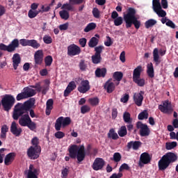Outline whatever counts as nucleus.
<instances>
[{
    "label": "nucleus",
    "instance_id": "f257e3e1",
    "mask_svg": "<svg viewBox=\"0 0 178 178\" xmlns=\"http://www.w3.org/2000/svg\"><path fill=\"white\" fill-rule=\"evenodd\" d=\"M35 102V99L31 98L24 104L17 103L15 106L13 113V118L14 120H18L19 118L21 117L19 120V124L22 127H28L32 131L37 129V124L31 120L29 115V111L34 106Z\"/></svg>",
    "mask_w": 178,
    "mask_h": 178
},
{
    "label": "nucleus",
    "instance_id": "f03ea898",
    "mask_svg": "<svg viewBox=\"0 0 178 178\" xmlns=\"http://www.w3.org/2000/svg\"><path fill=\"white\" fill-rule=\"evenodd\" d=\"M69 156H65L66 162H69L71 159H77L78 163L83 162L86 159V147L84 145L80 146L77 145H71L68 148Z\"/></svg>",
    "mask_w": 178,
    "mask_h": 178
},
{
    "label": "nucleus",
    "instance_id": "7ed1b4c3",
    "mask_svg": "<svg viewBox=\"0 0 178 178\" xmlns=\"http://www.w3.org/2000/svg\"><path fill=\"white\" fill-rule=\"evenodd\" d=\"M136 13H137L136 9L134 8H129L127 9V13L124 14V20L126 23L125 26L127 29H130L133 24L136 30H138L141 26V22L137 19Z\"/></svg>",
    "mask_w": 178,
    "mask_h": 178
},
{
    "label": "nucleus",
    "instance_id": "20e7f679",
    "mask_svg": "<svg viewBox=\"0 0 178 178\" xmlns=\"http://www.w3.org/2000/svg\"><path fill=\"white\" fill-rule=\"evenodd\" d=\"M178 159L177 154L173 152H167L164 154L158 162L159 170H166L170 165L175 163Z\"/></svg>",
    "mask_w": 178,
    "mask_h": 178
},
{
    "label": "nucleus",
    "instance_id": "39448f33",
    "mask_svg": "<svg viewBox=\"0 0 178 178\" xmlns=\"http://www.w3.org/2000/svg\"><path fill=\"white\" fill-rule=\"evenodd\" d=\"M143 66L138 65L134 70L132 79L135 84L138 87H144L145 86V79L141 78V73H143Z\"/></svg>",
    "mask_w": 178,
    "mask_h": 178
},
{
    "label": "nucleus",
    "instance_id": "423d86ee",
    "mask_svg": "<svg viewBox=\"0 0 178 178\" xmlns=\"http://www.w3.org/2000/svg\"><path fill=\"white\" fill-rule=\"evenodd\" d=\"M15 102L16 99L12 95H6L1 99V105L6 112H9Z\"/></svg>",
    "mask_w": 178,
    "mask_h": 178
},
{
    "label": "nucleus",
    "instance_id": "0eeeda50",
    "mask_svg": "<svg viewBox=\"0 0 178 178\" xmlns=\"http://www.w3.org/2000/svg\"><path fill=\"white\" fill-rule=\"evenodd\" d=\"M19 45L20 43H19V39H14L8 45L1 43L0 51H6L9 53L15 52V51H16V48H19Z\"/></svg>",
    "mask_w": 178,
    "mask_h": 178
},
{
    "label": "nucleus",
    "instance_id": "6e6552de",
    "mask_svg": "<svg viewBox=\"0 0 178 178\" xmlns=\"http://www.w3.org/2000/svg\"><path fill=\"white\" fill-rule=\"evenodd\" d=\"M72 123V120L70 117H59L56 120L54 125L55 130L59 131L62 127L65 128Z\"/></svg>",
    "mask_w": 178,
    "mask_h": 178
},
{
    "label": "nucleus",
    "instance_id": "1a4fd4ad",
    "mask_svg": "<svg viewBox=\"0 0 178 178\" xmlns=\"http://www.w3.org/2000/svg\"><path fill=\"white\" fill-rule=\"evenodd\" d=\"M136 129L139 130L140 137H148V136L151 134V130L148 127V125L143 124L140 121L136 122Z\"/></svg>",
    "mask_w": 178,
    "mask_h": 178
},
{
    "label": "nucleus",
    "instance_id": "9d476101",
    "mask_svg": "<svg viewBox=\"0 0 178 178\" xmlns=\"http://www.w3.org/2000/svg\"><path fill=\"white\" fill-rule=\"evenodd\" d=\"M40 154H41V147L31 146L27 151V155L30 159H38Z\"/></svg>",
    "mask_w": 178,
    "mask_h": 178
},
{
    "label": "nucleus",
    "instance_id": "9b49d317",
    "mask_svg": "<svg viewBox=\"0 0 178 178\" xmlns=\"http://www.w3.org/2000/svg\"><path fill=\"white\" fill-rule=\"evenodd\" d=\"M151 163V156L147 152H143L140 154L138 166L140 168H144V165H148Z\"/></svg>",
    "mask_w": 178,
    "mask_h": 178
},
{
    "label": "nucleus",
    "instance_id": "f8f14e48",
    "mask_svg": "<svg viewBox=\"0 0 178 178\" xmlns=\"http://www.w3.org/2000/svg\"><path fill=\"white\" fill-rule=\"evenodd\" d=\"M80 54H81V49L76 44H72L67 47L68 56H76V55H80Z\"/></svg>",
    "mask_w": 178,
    "mask_h": 178
},
{
    "label": "nucleus",
    "instance_id": "ddd939ff",
    "mask_svg": "<svg viewBox=\"0 0 178 178\" xmlns=\"http://www.w3.org/2000/svg\"><path fill=\"white\" fill-rule=\"evenodd\" d=\"M105 166V160L102 158H96L92 165L93 170H102Z\"/></svg>",
    "mask_w": 178,
    "mask_h": 178
},
{
    "label": "nucleus",
    "instance_id": "4468645a",
    "mask_svg": "<svg viewBox=\"0 0 178 178\" xmlns=\"http://www.w3.org/2000/svg\"><path fill=\"white\" fill-rule=\"evenodd\" d=\"M24 173L26 178H38V169L34 168L33 164H30L29 170H26Z\"/></svg>",
    "mask_w": 178,
    "mask_h": 178
},
{
    "label": "nucleus",
    "instance_id": "2eb2a0df",
    "mask_svg": "<svg viewBox=\"0 0 178 178\" xmlns=\"http://www.w3.org/2000/svg\"><path fill=\"white\" fill-rule=\"evenodd\" d=\"M10 132L13 136H15V137H20L22 133H23V129L21 127H18L17 124L14 121L10 126Z\"/></svg>",
    "mask_w": 178,
    "mask_h": 178
},
{
    "label": "nucleus",
    "instance_id": "dca6fc26",
    "mask_svg": "<svg viewBox=\"0 0 178 178\" xmlns=\"http://www.w3.org/2000/svg\"><path fill=\"white\" fill-rule=\"evenodd\" d=\"M144 91L140 90L139 93H135L134 95V102H135L137 106H141L143 105V101H144Z\"/></svg>",
    "mask_w": 178,
    "mask_h": 178
},
{
    "label": "nucleus",
    "instance_id": "f3484780",
    "mask_svg": "<svg viewBox=\"0 0 178 178\" xmlns=\"http://www.w3.org/2000/svg\"><path fill=\"white\" fill-rule=\"evenodd\" d=\"M90 88V81L88 80H83L80 86L78 87V91L81 94H86Z\"/></svg>",
    "mask_w": 178,
    "mask_h": 178
},
{
    "label": "nucleus",
    "instance_id": "a211bd4d",
    "mask_svg": "<svg viewBox=\"0 0 178 178\" xmlns=\"http://www.w3.org/2000/svg\"><path fill=\"white\" fill-rule=\"evenodd\" d=\"M159 109L162 112V113H169L172 112V105L169 104V101L167 100L163 103V104L159 105Z\"/></svg>",
    "mask_w": 178,
    "mask_h": 178
},
{
    "label": "nucleus",
    "instance_id": "6ab92c4d",
    "mask_svg": "<svg viewBox=\"0 0 178 178\" xmlns=\"http://www.w3.org/2000/svg\"><path fill=\"white\" fill-rule=\"evenodd\" d=\"M34 60L35 64L36 65L42 64V60H44V52L42 51V50H38L35 52Z\"/></svg>",
    "mask_w": 178,
    "mask_h": 178
},
{
    "label": "nucleus",
    "instance_id": "aec40b11",
    "mask_svg": "<svg viewBox=\"0 0 178 178\" xmlns=\"http://www.w3.org/2000/svg\"><path fill=\"white\" fill-rule=\"evenodd\" d=\"M15 158H16V153L10 152L8 154L4 159V165H6V166L12 165V163H13V161H15Z\"/></svg>",
    "mask_w": 178,
    "mask_h": 178
},
{
    "label": "nucleus",
    "instance_id": "412c9836",
    "mask_svg": "<svg viewBox=\"0 0 178 178\" xmlns=\"http://www.w3.org/2000/svg\"><path fill=\"white\" fill-rule=\"evenodd\" d=\"M76 82L73 81L70 82L64 91V97H69V94H70V92L74 90H76Z\"/></svg>",
    "mask_w": 178,
    "mask_h": 178
},
{
    "label": "nucleus",
    "instance_id": "4be33fe9",
    "mask_svg": "<svg viewBox=\"0 0 178 178\" xmlns=\"http://www.w3.org/2000/svg\"><path fill=\"white\" fill-rule=\"evenodd\" d=\"M12 59H13V66L14 67V70H17V67H19V65H20V62H22L20 54H15Z\"/></svg>",
    "mask_w": 178,
    "mask_h": 178
},
{
    "label": "nucleus",
    "instance_id": "5701e85b",
    "mask_svg": "<svg viewBox=\"0 0 178 178\" xmlns=\"http://www.w3.org/2000/svg\"><path fill=\"white\" fill-rule=\"evenodd\" d=\"M141 144L143 143L140 141H130L127 143V147L128 149H131V148H133L134 151H137V149L141 147Z\"/></svg>",
    "mask_w": 178,
    "mask_h": 178
},
{
    "label": "nucleus",
    "instance_id": "b1692460",
    "mask_svg": "<svg viewBox=\"0 0 178 178\" xmlns=\"http://www.w3.org/2000/svg\"><path fill=\"white\" fill-rule=\"evenodd\" d=\"M54 109V99H49L46 102V115L49 116L51 115V111Z\"/></svg>",
    "mask_w": 178,
    "mask_h": 178
},
{
    "label": "nucleus",
    "instance_id": "393cba45",
    "mask_svg": "<svg viewBox=\"0 0 178 178\" xmlns=\"http://www.w3.org/2000/svg\"><path fill=\"white\" fill-rule=\"evenodd\" d=\"M24 94H25L26 98H31V97H34L37 92L35 90L26 87L24 88Z\"/></svg>",
    "mask_w": 178,
    "mask_h": 178
},
{
    "label": "nucleus",
    "instance_id": "a878e982",
    "mask_svg": "<svg viewBox=\"0 0 178 178\" xmlns=\"http://www.w3.org/2000/svg\"><path fill=\"white\" fill-rule=\"evenodd\" d=\"M104 88L108 94H111V92L115 91V83L107 81L104 84Z\"/></svg>",
    "mask_w": 178,
    "mask_h": 178
},
{
    "label": "nucleus",
    "instance_id": "bb28decb",
    "mask_svg": "<svg viewBox=\"0 0 178 178\" xmlns=\"http://www.w3.org/2000/svg\"><path fill=\"white\" fill-rule=\"evenodd\" d=\"M106 68L103 67V68H97L95 72V74L96 76V77H105V76H106Z\"/></svg>",
    "mask_w": 178,
    "mask_h": 178
},
{
    "label": "nucleus",
    "instance_id": "cd10ccee",
    "mask_svg": "<svg viewBox=\"0 0 178 178\" xmlns=\"http://www.w3.org/2000/svg\"><path fill=\"white\" fill-rule=\"evenodd\" d=\"M147 76L150 77V79H154V77L155 76V74L154 72V65L152 64V63H149V64H147Z\"/></svg>",
    "mask_w": 178,
    "mask_h": 178
},
{
    "label": "nucleus",
    "instance_id": "c85d7f7f",
    "mask_svg": "<svg viewBox=\"0 0 178 178\" xmlns=\"http://www.w3.org/2000/svg\"><path fill=\"white\" fill-rule=\"evenodd\" d=\"M161 57L159 56V50L158 48H155L153 50V60L155 62L156 65H159L161 63Z\"/></svg>",
    "mask_w": 178,
    "mask_h": 178
},
{
    "label": "nucleus",
    "instance_id": "c756f323",
    "mask_svg": "<svg viewBox=\"0 0 178 178\" xmlns=\"http://www.w3.org/2000/svg\"><path fill=\"white\" fill-rule=\"evenodd\" d=\"M9 131V127L6 124H3L1 128L0 138L6 140V134Z\"/></svg>",
    "mask_w": 178,
    "mask_h": 178
},
{
    "label": "nucleus",
    "instance_id": "7c9ffc66",
    "mask_svg": "<svg viewBox=\"0 0 178 178\" xmlns=\"http://www.w3.org/2000/svg\"><path fill=\"white\" fill-rule=\"evenodd\" d=\"M113 77L115 79V80H116V81H118L117 86H119V84H120V81H121L122 79H123V72H115L113 73Z\"/></svg>",
    "mask_w": 178,
    "mask_h": 178
},
{
    "label": "nucleus",
    "instance_id": "2f4dec72",
    "mask_svg": "<svg viewBox=\"0 0 178 178\" xmlns=\"http://www.w3.org/2000/svg\"><path fill=\"white\" fill-rule=\"evenodd\" d=\"M123 120L124 123H133V118H131V115H130V113L127 111L124 113Z\"/></svg>",
    "mask_w": 178,
    "mask_h": 178
},
{
    "label": "nucleus",
    "instance_id": "473e14b6",
    "mask_svg": "<svg viewBox=\"0 0 178 178\" xmlns=\"http://www.w3.org/2000/svg\"><path fill=\"white\" fill-rule=\"evenodd\" d=\"M98 42H99V40L95 37H92L88 42V47H90V48H95V47L98 45Z\"/></svg>",
    "mask_w": 178,
    "mask_h": 178
},
{
    "label": "nucleus",
    "instance_id": "72a5a7b5",
    "mask_svg": "<svg viewBox=\"0 0 178 178\" xmlns=\"http://www.w3.org/2000/svg\"><path fill=\"white\" fill-rule=\"evenodd\" d=\"M107 136L108 138H111L112 140H118V138H119V135L115 132V129H113L109 130Z\"/></svg>",
    "mask_w": 178,
    "mask_h": 178
},
{
    "label": "nucleus",
    "instance_id": "f704fd0d",
    "mask_svg": "<svg viewBox=\"0 0 178 178\" xmlns=\"http://www.w3.org/2000/svg\"><path fill=\"white\" fill-rule=\"evenodd\" d=\"M156 23H157L156 20L154 19H148L145 22V29H151V27H154V26H155Z\"/></svg>",
    "mask_w": 178,
    "mask_h": 178
},
{
    "label": "nucleus",
    "instance_id": "c9c22d12",
    "mask_svg": "<svg viewBox=\"0 0 178 178\" xmlns=\"http://www.w3.org/2000/svg\"><path fill=\"white\" fill-rule=\"evenodd\" d=\"M97 27V24L94 22L89 23L86 27L84 29L83 31L85 33H89V31H91L92 30H95Z\"/></svg>",
    "mask_w": 178,
    "mask_h": 178
},
{
    "label": "nucleus",
    "instance_id": "e433bc0d",
    "mask_svg": "<svg viewBox=\"0 0 178 178\" xmlns=\"http://www.w3.org/2000/svg\"><path fill=\"white\" fill-rule=\"evenodd\" d=\"M29 47H31L34 49H38L41 47V44L35 40H29Z\"/></svg>",
    "mask_w": 178,
    "mask_h": 178
},
{
    "label": "nucleus",
    "instance_id": "4c0bfd02",
    "mask_svg": "<svg viewBox=\"0 0 178 178\" xmlns=\"http://www.w3.org/2000/svg\"><path fill=\"white\" fill-rule=\"evenodd\" d=\"M118 133L120 137H124V136H127V129L126 128V126H122Z\"/></svg>",
    "mask_w": 178,
    "mask_h": 178
},
{
    "label": "nucleus",
    "instance_id": "58836bf2",
    "mask_svg": "<svg viewBox=\"0 0 178 178\" xmlns=\"http://www.w3.org/2000/svg\"><path fill=\"white\" fill-rule=\"evenodd\" d=\"M155 13L158 15L159 17H165L166 16V11L162 9V7H160L157 10H154Z\"/></svg>",
    "mask_w": 178,
    "mask_h": 178
},
{
    "label": "nucleus",
    "instance_id": "ea45409f",
    "mask_svg": "<svg viewBox=\"0 0 178 178\" xmlns=\"http://www.w3.org/2000/svg\"><path fill=\"white\" fill-rule=\"evenodd\" d=\"M59 15H60L61 19H63V20H67V19H69V17H70L69 12H67L65 10L60 11Z\"/></svg>",
    "mask_w": 178,
    "mask_h": 178
},
{
    "label": "nucleus",
    "instance_id": "a19ab883",
    "mask_svg": "<svg viewBox=\"0 0 178 178\" xmlns=\"http://www.w3.org/2000/svg\"><path fill=\"white\" fill-rule=\"evenodd\" d=\"M138 119L139 120H144V119H148V111H147V110L142 111L140 113L138 114Z\"/></svg>",
    "mask_w": 178,
    "mask_h": 178
},
{
    "label": "nucleus",
    "instance_id": "79ce46f5",
    "mask_svg": "<svg viewBox=\"0 0 178 178\" xmlns=\"http://www.w3.org/2000/svg\"><path fill=\"white\" fill-rule=\"evenodd\" d=\"M101 59H102V58H101V56L98 54H95L92 56V63H95V65H98V63H101Z\"/></svg>",
    "mask_w": 178,
    "mask_h": 178
},
{
    "label": "nucleus",
    "instance_id": "37998d69",
    "mask_svg": "<svg viewBox=\"0 0 178 178\" xmlns=\"http://www.w3.org/2000/svg\"><path fill=\"white\" fill-rule=\"evenodd\" d=\"M152 8L153 10L155 12V10L160 9V8H162V6H161L160 0H153L152 1Z\"/></svg>",
    "mask_w": 178,
    "mask_h": 178
},
{
    "label": "nucleus",
    "instance_id": "c03bdc74",
    "mask_svg": "<svg viewBox=\"0 0 178 178\" xmlns=\"http://www.w3.org/2000/svg\"><path fill=\"white\" fill-rule=\"evenodd\" d=\"M88 102L92 106H97L99 104V99L98 97L90 98L88 99Z\"/></svg>",
    "mask_w": 178,
    "mask_h": 178
},
{
    "label": "nucleus",
    "instance_id": "a18cd8bd",
    "mask_svg": "<svg viewBox=\"0 0 178 178\" xmlns=\"http://www.w3.org/2000/svg\"><path fill=\"white\" fill-rule=\"evenodd\" d=\"M176 147H177V142L173 141V142L165 143L166 149H168V150L173 149V148H176Z\"/></svg>",
    "mask_w": 178,
    "mask_h": 178
},
{
    "label": "nucleus",
    "instance_id": "49530a36",
    "mask_svg": "<svg viewBox=\"0 0 178 178\" xmlns=\"http://www.w3.org/2000/svg\"><path fill=\"white\" fill-rule=\"evenodd\" d=\"M52 62H54V58H52V56H47L44 58L45 66H51V65H52Z\"/></svg>",
    "mask_w": 178,
    "mask_h": 178
},
{
    "label": "nucleus",
    "instance_id": "de8ad7c7",
    "mask_svg": "<svg viewBox=\"0 0 178 178\" xmlns=\"http://www.w3.org/2000/svg\"><path fill=\"white\" fill-rule=\"evenodd\" d=\"M92 13L95 19H99V17H101V13L97 8H94L92 9Z\"/></svg>",
    "mask_w": 178,
    "mask_h": 178
},
{
    "label": "nucleus",
    "instance_id": "09e8293b",
    "mask_svg": "<svg viewBox=\"0 0 178 178\" xmlns=\"http://www.w3.org/2000/svg\"><path fill=\"white\" fill-rule=\"evenodd\" d=\"M105 49V47L104 46H97L95 47V54L99 55L101 56V54H102V51Z\"/></svg>",
    "mask_w": 178,
    "mask_h": 178
},
{
    "label": "nucleus",
    "instance_id": "8fccbe9b",
    "mask_svg": "<svg viewBox=\"0 0 178 178\" xmlns=\"http://www.w3.org/2000/svg\"><path fill=\"white\" fill-rule=\"evenodd\" d=\"M113 161L114 162H120L122 161V154L119 152H115L113 154Z\"/></svg>",
    "mask_w": 178,
    "mask_h": 178
},
{
    "label": "nucleus",
    "instance_id": "3c124183",
    "mask_svg": "<svg viewBox=\"0 0 178 178\" xmlns=\"http://www.w3.org/2000/svg\"><path fill=\"white\" fill-rule=\"evenodd\" d=\"M90 111H91L90 106L83 105L81 107V113H83V115L85 113L90 112Z\"/></svg>",
    "mask_w": 178,
    "mask_h": 178
},
{
    "label": "nucleus",
    "instance_id": "603ef678",
    "mask_svg": "<svg viewBox=\"0 0 178 178\" xmlns=\"http://www.w3.org/2000/svg\"><path fill=\"white\" fill-rule=\"evenodd\" d=\"M39 12L38 11H34L33 10H29L28 13V16L30 19H34L38 15Z\"/></svg>",
    "mask_w": 178,
    "mask_h": 178
},
{
    "label": "nucleus",
    "instance_id": "864d4df0",
    "mask_svg": "<svg viewBox=\"0 0 178 178\" xmlns=\"http://www.w3.org/2000/svg\"><path fill=\"white\" fill-rule=\"evenodd\" d=\"M115 26H122L123 24V18L122 17H118L115 19H114Z\"/></svg>",
    "mask_w": 178,
    "mask_h": 178
},
{
    "label": "nucleus",
    "instance_id": "5fc2aeb1",
    "mask_svg": "<svg viewBox=\"0 0 178 178\" xmlns=\"http://www.w3.org/2000/svg\"><path fill=\"white\" fill-rule=\"evenodd\" d=\"M31 144L34 146V148H41V147L38 146L39 142H38V138L34 137L31 140Z\"/></svg>",
    "mask_w": 178,
    "mask_h": 178
},
{
    "label": "nucleus",
    "instance_id": "6e6d98bb",
    "mask_svg": "<svg viewBox=\"0 0 178 178\" xmlns=\"http://www.w3.org/2000/svg\"><path fill=\"white\" fill-rule=\"evenodd\" d=\"M43 41L44 44H52V38H51V36L49 35H46L43 37Z\"/></svg>",
    "mask_w": 178,
    "mask_h": 178
},
{
    "label": "nucleus",
    "instance_id": "4d7b16f0",
    "mask_svg": "<svg viewBox=\"0 0 178 178\" xmlns=\"http://www.w3.org/2000/svg\"><path fill=\"white\" fill-rule=\"evenodd\" d=\"M54 137L58 139L63 138V137H65V133L60 131V130L57 131V132L54 134Z\"/></svg>",
    "mask_w": 178,
    "mask_h": 178
},
{
    "label": "nucleus",
    "instance_id": "13d9d810",
    "mask_svg": "<svg viewBox=\"0 0 178 178\" xmlns=\"http://www.w3.org/2000/svg\"><path fill=\"white\" fill-rule=\"evenodd\" d=\"M130 166L126 163L121 165V166L119 168V172H122V170H129Z\"/></svg>",
    "mask_w": 178,
    "mask_h": 178
},
{
    "label": "nucleus",
    "instance_id": "bf43d9fd",
    "mask_svg": "<svg viewBox=\"0 0 178 178\" xmlns=\"http://www.w3.org/2000/svg\"><path fill=\"white\" fill-rule=\"evenodd\" d=\"M29 42H30V40H27V39H21L19 40V44L22 47H29Z\"/></svg>",
    "mask_w": 178,
    "mask_h": 178
},
{
    "label": "nucleus",
    "instance_id": "052dcab7",
    "mask_svg": "<svg viewBox=\"0 0 178 178\" xmlns=\"http://www.w3.org/2000/svg\"><path fill=\"white\" fill-rule=\"evenodd\" d=\"M31 88H35L36 91L38 92H41V90H42V87H41V83H36L33 86H31Z\"/></svg>",
    "mask_w": 178,
    "mask_h": 178
},
{
    "label": "nucleus",
    "instance_id": "680f3d73",
    "mask_svg": "<svg viewBox=\"0 0 178 178\" xmlns=\"http://www.w3.org/2000/svg\"><path fill=\"white\" fill-rule=\"evenodd\" d=\"M27 99V97H26V95L24 94V92L19 93L16 97L17 101H22V99Z\"/></svg>",
    "mask_w": 178,
    "mask_h": 178
},
{
    "label": "nucleus",
    "instance_id": "e2e57ef3",
    "mask_svg": "<svg viewBox=\"0 0 178 178\" xmlns=\"http://www.w3.org/2000/svg\"><path fill=\"white\" fill-rule=\"evenodd\" d=\"M67 175H69V168H65L61 171V177L66 178V177H67Z\"/></svg>",
    "mask_w": 178,
    "mask_h": 178
},
{
    "label": "nucleus",
    "instance_id": "0e129e2a",
    "mask_svg": "<svg viewBox=\"0 0 178 178\" xmlns=\"http://www.w3.org/2000/svg\"><path fill=\"white\" fill-rule=\"evenodd\" d=\"M79 45H81L82 48H84V47H86L87 44V39L86 38H82L79 39Z\"/></svg>",
    "mask_w": 178,
    "mask_h": 178
},
{
    "label": "nucleus",
    "instance_id": "69168bd1",
    "mask_svg": "<svg viewBox=\"0 0 178 178\" xmlns=\"http://www.w3.org/2000/svg\"><path fill=\"white\" fill-rule=\"evenodd\" d=\"M58 29H59L61 31L67 30V29H69V23H65V24H60V25L58 26Z\"/></svg>",
    "mask_w": 178,
    "mask_h": 178
},
{
    "label": "nucleus",
    "instance_id": "338daca9",
    "mask_svg": "<svg viewBox=\"0 0 178 178\" xmlns=\"http://www.w3.org/2000/svg\"><path fill=\"white\" fill-rule=\"evenodd\" d=\"M165 24L168 26V27H170L171 29H176V24H175V23L170 19H168V22Z\"/></svg>",
    "mask_w": 178,
    "mask_h": 178
},
{
    "label": "nucleus",
    "instance_id": "774afa93",
    "mask_svg": "<svg viewBox=\"0 0 178 178\" xmlns=\"http://www.w3.org/2000/svg\"><path fill=\"white\" fill-rule=\"evenodd\" d=\"M123 177V173L119 172L118 174L113 173L110 178H121Z\"/></svg>",
    "mask_w": 178,
    "mask_h": 178
}]
</instances>
